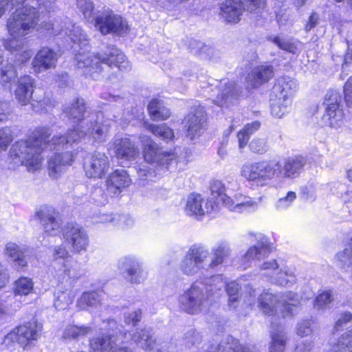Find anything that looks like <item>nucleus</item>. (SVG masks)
<instances>
[{"label": "nucleus", "mask_w": 352, "mask_h": 352, "mask_svg": "<svg viewBox=\"0 0 352 352\" xmlns=\"http://www.w3.org/2000/svg\"><path fill=\"white\" fill-rule=\"evenodd\" d=\"M86 134L87 132L77 126L69 130L67 135L54 136L52 140H50V129L45 127L38 128L32 137L13 144L10 151V155L13 158H18L22 164L29 168L38 169L43 161L41 153L46 148L59 151L67 147L68 145H72V143L77 142Z\"/></svg>", "instance_id": "nucleus-1"}, {"label": "nucleus", "mask_w": 352, "mask_h": 352, "mask_svg": "<svg viewBox=\"0 0 352 352\" xmlns=\"http://www.w3.org/2000/svg\"><path fill=\"white\" fill-rule=\"evenodd\" d=\"M225 286L221 275L195 283L178 298L179 307L189 314H197L207 309L210 298Z\"/></svg>", "instance_id": "nucleus-2"}, {"label": "nucleus", "mask_w": 352, "mask_h": 352, "mask_svg": "<svg viewBox=\"0 0 352 352\" xmlns=\"http://www.w3.org/2000/svg\"><path fill=\"white\" fill-rule=\"evenodd\" d=\"M38 11L33 6H23L16 8L7 22V28L11 36H24L30 33L38 21V12H50L54 0H35Z\"/></svg>", "instance_id": "nucleus-3"}, {"label": "nucleus", "mask_w": 352, "mask_h": 352, "mask_svg": "<svg viewBox=\"0 0 352 352\" xmlns=\"http://www.w3.org/2000/svg\"><path fill=\"white\" fill-rule=\"evenodd\" d=\"M258 307L265 314L274 318H285L297 312L300 302L299 296L293 292L274 294L263 292L258 297Z\"/></svg>", "instance_id": "nucleus-4"}, {"label": "nucleus", "mask_w": 352, "mask_h": 352, "mask_svg": "<svg viewBox=\"0 0 352 352\" xmlns=\"http://www.w3.org/2000/svg\"><path fill=\"white\" fill-rule=\"evenodd\" d=\"M270 252V247L267 241H262L249 248L243 258L248 266H251L254 263L258 267L269 282L280 269L275 259L265 261Z\"/></svg>", "instance_id": "nucleus-5"}, {"label": "nucleus", "mask_w": 352, "mask_h": 352, "mask_svg": "<svg viewBox=\"0 0 352 352\" xmlns=\"http://www.w3.org/2000/svg\"><path fill=\"white\" fill-rule=\"evenodd\" d=\"M282 165L273 161H261L246 163L241 170L242 177L249 181L263 182L275 177H280Z\"/></svg>", "instance_id": "nucleus-6"}, {"label": "nucleus", "mask_w": 352, "mask_h": 352, "mask_svg": "<svg viewBox=\"0 0 352 352\" xmlns=\"http://www.w3.org/2000/svg\"><path fill=\"white\" fill-rule=\"evenodd\" d=\"M209 250L204 245L194 244L186 252L180 264L181 271L186 275L193 276L207 268Z\"/></svg>", "instance_id": "nucleus-7"}, {"label": "nucleus", "mask_w": 352, "mask_h": 352, "mask_svg": "<svg viewBox=\"0 0 352 352\" xmlns=\"http://www.w3.org/2000/svg\"><path fill=\"white\" fill-rule=\"evenodd\" d=\"M125 339L130 338L138 346L149 352H176L175 346L170 342L157 341L151 329H137L135 332H125Z\"/></svg>", "instance_id": "nucleus-8"}, {"label": "nucleus", "mask_w": 352, "mask_h": 352, "mask_svg": "<svg viewBox=\"0 0 352 352\" xmlns=\"http://www.w3.org/2000/svg\"><path fill=\"white\" fill-rule=\"evenodd\" d=\"M76 67L81 73L92 78L102 72V65L110 66V59L108 55L101 56L90 52L87 49L80 51L76 55Z\"/></svg>", "instance_id": "nucleus-9"}, {"label": "nucleus", "mask_w": 352, "mask_h": 352, "mask_svg": "<svg viewBox=\"0 0 352 352\" xmlns=\"http://www.w3.org/2000/svg\"><path fill=\"white\" fill-rule=\"evenodd\" d=\"M340 96L336 91H329L324 97L323 105L325 108L322 122L325 126L338 129L344 124V112L340 105Z\"/></svg>", "instance_id": "nucleus-10"}, {"label": "nucleus", "mask_w": 352, "mask_h": 352, "mask_svg": "<svg viewBox=\"0 0 352 352\" xmlns=\"http://www.w3.org/2000/svg\"><path fill=\"white\" fill-rule=\"evenodd\" d=\"M41 329V324L38 323L33 318L28 324L21 325L8 333L4 337L3 343L8 346L16 342L25 348L30 342L37 340Z\"/></svg>", "instance_id": "nucleus-11"}, {"label": "nucleus", "mask_w": 352, "mask_h": 352, "mask_svg": "<svg viewBox=\"0 0 352 352\" xmlns=\"http://www.w3.org/2000/svg\"><path fill=\"white\" fill-rule=\"evenodd\" d=\"M118 267L123 277L131 284H141L147 278L142 263L135 256L121 258L118 263Z\"/></svg>", "instance_id": "nucleus-12"}, {"label": "nucleus", "mask_w": 352, "mask_h": 352, "mask_svg": "<svg viewBox=\"0 0 352 352\" xmlns=\"http://www.w3.org/2000/svg\"><path fill=\"white\" fill-rule=\"evenodd\" d=\"M143 156L146 162L163 166L166 169H168L170 164L176 162V155L174 153L163 151L149 138L146 140L144 144Z\"/></svg>", "instance_id": "nucleus-13"}, {"label": "nucleus", "mask_w": 352, "mask_h": 352, "mask_svg": "<svg viewBox=\"0 0 352 352\" xmlns=\"http://www.w3.org/2000/svg\"><path fill=\"white\" fill-rule=\"evenodd\" d=\"M76 6L87 21L94 23V26L106 35L110 33V14L98 15L91 0H77Z\"/></svg>", "instance_id": "nucleus-14"}, {"label": "nucleus", "mask_w": 352, "mask_h": 352, "mask_svg": "<svg viewBox=\"0 0 352 352\" xmlns=\"http://www.w3.org/2000/svg\"><path fill=\"white\" fill-rule=\"evenodd\" d=\"M213 85L214 88H212L211 91L214 94L217 93V95L212 96L211 99L217 106L228 107L236 100L239 93L234 82H230L228 79L215 80L212 86Z\"/></svg>", "instance_id": "nucleus-15"}, {"label": "nucleus", "mask_w": 352, "mask_h": 352, "mask_svg": "<svg viewBox=\"0 0 352 352\" xmlns=\"http://www.w3.org/2000/svg\"><path fill=\"white\" fill-rule=\"evenodd\" d=\"M63 236L71 245L73 252H80L87 250L89 237L84 228L78 224H67L63 230Z\"/></svg>", "instance_id": "nucleus-16"}, {"label": "nucleus", "mask_w": 352, "mask_h": 352, "mask_svg": "<svg viewBox=\"0 0 352 352\" xmlns=\"http://www.w3.org/2000/svg\"><path fill=\"white\" fill-rule=\"evenodd\" d=\"M183 123L186 129L188 138L193 140L199 137L206 127V115L204 107H199L193 112L188 113Z\"/></svg>", "instance_id": "nucleus-17"}, {"label": "nucleus", "mask_w": 352, "mask_h": 352, "mask_svg": "<svg viewBox=\"0 0 352 352\" xmlns=\"http://www.w3.org/2000/svg\"><path fill=\"white\" fill-rule=\"evenodd\" d=\"M214 204L211 200L204 199L199 194L188 196L185 211L188 215L195 216L197 219L210 213L214 210Z\"/></svg>", "instance_id": "nucleus-18"}, {"label": "nucleus", "mask_w": 352, "mask_h": 352, "mask_svg": "<svg viewBox=\"0 0 352 352\" xmlns=\"http://www.w3.org/2000/svg\"><path fill=\"white\" fill-rule=\"evenodd\" d=\"M43 230L50 235H54L58 231L61 221L58 212L52 206H45L36 212Z\"/></svg>", "instance_id": "nucleus-19"}, {"label": "nucleus", "mask_w": 352, "mask_h": 352, "mask_svg": "<svg viewBox=\"0 0 352 352\" xmlns=\"http://www.w3.org/2000/svg\"><path fill=\"white\" fill-rule=\"evenodd\" d=\"M296 80L289 76L278 78L273 87L272 97L286 100V103H292V97L297 91Z\"/></svg>", "instance_id": "nucleus-20"}, {"label": "nucleus", "mask_w": 352, "mask_h": 352, "mask_svg": "<svg viewBox=\"0 0 352 352\" xmlns=\"http://www.w3.org/2000/svg\"><path fill=\"white\" fill-rule=\"evenodd\" d=\"M84 168L88 177L101 178L109 169L108 157L104 153H96L85 163Z\"/></svg>", "instance_id": "nucleus-21"}, {"label": "nucleus", "mask_w": 352, "mask_h": 352, "mask_svg": "<svg viewBox=\"0 0 352 352\" xmlns=\"http://www.w3.org/2000/svg\"><path fill=\"white\" fill-rule=\"evenodd\" d=\"M58 58V55L54 50L47 47H42L32 63L34 72L40 73L54 68Z\"/></svg>", "instance_id": "nucleus-22"}, {"label": "nucleus", "mask_w": 352, "mask_h": 352, "mask_svg": "<svg viewBox=\"0 0 352 352\" xmlns=\"http://www.w3.org/2000/svg\"><path fill=\"white\" fill-rule=\"evenodd\" d=\"M74 155L70 151L54 153L48 161V171L51 177L57 178L67 166L72 164Z\"/></svg>", "instance_id": "nucleus-23"}, {"label": "nucleus", "mask_w": 352, "mask_h": 352, "mask_svg": "<svg viewBox=\"0 0 352 352\" xmlns=\"http://www.w3.org/2000/svg\"><path fill=\"white\" fill-rule=\"evenodd\" d=\"M220 14L226 23H236L245 10L240 0H226L221 6Z\"/></svg>", "instance_id": "nucleus-24"}, {"label": "nucleus", "mask_w": 352, "mask_h": 352, "mask_svg": "<svg viewBox=\"0 0 352 352\" xmlns=\"http://www.w3.org/2000/svg\"><path fill=\"white\" fill-rule=\"evenodd\" d=\"M231 249L230 244L226 241H220L216 243L211 248V258L207 262V268L214 270L222 265L230 256Z\"/></svg>", "instance_id": "nucleus-25"}, {"label": "nucleus", "mask_w": 352, "mask_h": 352, "mask_svg": "<svg viewBox=\"0 0 352 352\" xmlns=\"http://www.w3.org/2000/svg\"><path fill=\"white\" fill-rule=\"evenodd\" d=\"M34 79L30 76L20 78L14 90V96L18 102L24 106L30 103L33 95Z\"/></svg>", "instance_id": "nucleus-26"}, {"label": "nucleus", "mask_w": 352, "mask_h": 352, "mask_svg": "<svg viewBox=\"0 0 352 352\" xmlns=\"http://www.w3.org/2000/svg\"><path fill=\"white\" fill-rule=\"evenodd\" d=\"M56 26L55 23L52 24L53 34H64L68 36L73 43H78L80 46H84L85 47L88 46L89 39L87 36L80 26L70 23L68 26L65 28H62L60 30H58Z\"/></svg>", "instance_id": "nucleus-27"}, {"label": "nucleus", "mask_w": 352, "mask_h": 352, "mask_svg": "<svg viewBox=\"0 0 352 352\" xmlns=\"http://www.w3.org/2000/svg\"><path fill=\"white\" fill-rule=\"evenodd\" d=\"M274 76L272 65H260L254 68L246 78L248 88H255L269 81Z\"/></svg>", "instance_id": "nucleus-28"}, {"label": "nucleus", "mask_w": 352, "mask_h": 352, "mask_svg": "<svg viewBox=\"0 0 352 352\" xmlns=\"http://www.w3.org/2000/svg\"><path fill=\"white\" fill-rule=\"evenodd\" d=\"M208 352H258L254 347L244 346L232 336H227L217 347L211 346Z\"/></svg>", "instance_id": "nucleus-29"}, {"label": "nucleus", "mask_w": 352, "mask_h": 352, "mask_svg": "<svg viewBox=\"0 0 352 352\" xmlns=\"http://www.w3.org/2000/svg\"><path fill=\"white\" fill-rule=\"evenodd\" d=\"M284 328L280 324L272 321L271 338L270 352H283L287 342V337Z\"/></svg>", "instance_id": "nucleus-30"}, {"label": "nucleus", "mask_w": 352, "mask_h": 352, "mask_svg": "<svg viewBox=\"0 0 352 352\" xmlns=\"http://www.w3.org/2000/svg\"><path fill=\"white\" fill-rule=\"evenodd\" d=\"M116 154L118 159L132 160L139 155V150L129 138H122L116 146Z\"/></svg>", "instance_id": "nucleus-31"}, {"label": "nucleus", "mask_w": 352, "mask_h": 352, "mask_svg": "<svg viewBox=\"0 0 352 352\" xmlns=\"http://www.w3.org/2000/svg\"><path fill=\"white\" fill-rule=\"evenodd\" d=\"M305 165V160L301 156L287 158L283 168V177L287 178L298 177Z\"/></svg>", "instance_id": "nucleus-32"}, {"label": "nucleus", "mask_w": 352, "mask_h": 352, "mask_svg": "<svg viewBox=\"0 0 352 352\" xmlns=\"http://www.w3.org/2000/svg\"><path fill=\"white\" fill-rule=\"evenodd\" d=\"M91 331L92 328L88 326L67 325L63 331L62 338L65 342L77 341Z\"/></svg>", "instance_id": "nucleus-33"}, {"label": "nucleus", "mask_w": 352, "mask_h": 352, "mask_svg": "<svg viewBox=\"0 0 352 352\" xmlns=\"http://www.w3.org/2000/svg\"><path fill=\"white\" fill-rule=\"evenodd\" d=\"M148 110L153 120H164L170 116L169 109L160 99H153L148 105Z\"/></svg>", "instance_id": "nucleus-34"}, {"label": "nucleus", "mask_w": 352, "mask_h": 352, "mask_svg": "<svg viewBox=\"0 0 352 352\" xmlns=\"http://www.w3.org/2000/svg\"><path fill=\"white\" fill-rule=\"evenodd\" d=\"M269 40L276 45L280 49L294 54L299 53L302 46V43L300 41L292 38L276 36L270 37Z\"/></svg>", "instance_id": "nucleus-35"}, {"label": "nucleus", "mask_w": 352, "mask_h": 352, "mask_svg": "<svg viewBox=\"0 0 352 352\" xmlns=\"http://www.w3.org/2000/svg\"><path fill=\"white\" fill-rule=\"evenodd\" d=\"M235 212H243L256 210L258 208V203L261 201L262 197H260L255 200L250 197H246L243 195H237L235 196Z\"/></svg>", "instance_id": "nucleus-36"}, {"label": "nucleus", "mask_w": 352, "mask_h": 352, "mask_svg": "<svg viewBox=\"0 0 352 352\" xmlns=\"http://www.w3.org/2000/svg\"><path fill=\"white\" fill-rule=\"evenodd\" d=\"M131 179L123 169H118L111 173V193L118 195L121 192V188L129 186Z\"/></svg>", "instance_id": "nucleus-37"}, {"label": "nucleus", "mask_w": 352, "mask_h": 352, "mask_svg": "<svg viewBox=\"0 0 352 352\" xmlns=\"http://www.w3.org/2000/svg\"><path fill=\"white\" fill-rule=\"evenodd\" d=\"M327 352H352V330L342 333L338 341L331 345Z\"/></svg>", "instance_id": "nucleus-38"}, {"label": "nucleus", "mask_w": 352, "mask_h": 352, "mask_svg": "<svg viewBox=\"0 0 352 352\" xmlns=\"http://www.w3.org/2000/svg\"><path fill=\"white\" fill-rule=\"evenodd\" d=\"M30 102L34 111L42 113L46 111V107L50 104V99L45 97V93L43 89H37L33 90Z\"/></svg>", "instance_id": "nucleus-39"}, {"label": "nucleus", "mask_w": 352, "mask_h": 352, "mask_svg": "<svg viewBox=\"0 0 352 352\" xmlns=\"http://www.w3.org/2000/svg\"><path fill=\"white\" fill-rule=\"evenodd\" d=\"M86 109L84 99L78 98L71 106L65 108V112L69 118L79 122L84 118Z\"/></svg>", "instance_id": "nucleus-40"}, {"label": "nucleus", "mask_w": 352, "mask_h": 352, "mask_svg": "<svg viewBox=\"0 0 352 352\" xmlns=\"http://www.w3.org/2000/svg\"><path fill=\"white\" fill-rule=\"evenodd\" d=\"M5 253L16 263V265H18L16 267L18 270H22L27 265L23 252L19 250L16 243H8L6 246Z\"/></svg>", "instance_id": "nucleus-41"}, {"label": "nucleus", "mask_w": 352, "mask_h": 352, "mask_svg": "<svg viewBox=\"0 0 352 352\" xmlns=\"http://www.w3.org/2000/svg\"><path fill=\"white\" fill-rule=\"evenodd\" d=\"M270 282L280 286L289 287L296 282V277L292 270L280 269L279 272Z\"/></svg>", "instance_id": "nucleus-42"}, {"label": "nucleus", "mask_w": 352, "mask_h": 352, "mask_svg": "<svg viewBox=\"0 0 352 352\" xmlns=\"http://www.w3.org/2000/svg\"><path fill=\"white\" fill-rule=\"evenodd\" d=\"M17 77L16 69L13 64L8 60H3L0 63V82L6 85L14 81Z\"/></svg>", "instance_id": "nucleus-43"}, {"label": "nucleus", "mask_w": 352, "mask_h": 352, "mask_svg": "<svg viewBox=\"0 0 352 352\" xmlns=\"http://www.w3.org/2000/svg\"><path fill=\"white\" fill-rule=\"evenodd\" d=\"M260 126L261 124L259 122L254 121L252 123L247 124L244 128L238 133L239 148L241 151L247 145L250 135L256 131L260 128Z\"/></svg>", "instance_id": "nucleus-44"}, {"label": "nucleus", "mask_w": 352, "mask_h": 352, "mask_svg": "<svg viewBox=\"0 0 352 352\" xmlns=\"http://www.w3.org/2000/svg\"><path fill=\"white\" fill-rule=\"evenodd\" d=\"M147 129L156 137L168 142L174 138L173 130L166 124H148Z\"/></svg>", "instance_id": "nucleus-45"}, {"label": "nucleus", "mask_w": 352, "mask_h": 352, "mask_svg": "<svg viewBox=\"0 0 352 352\" xmlns=\"http://www.w3.org/2000/svg\"><path fill=\"white\" fill-rule=\"evenodd\" d=\"M113 65L121 71H127L130 69L129 62L126 59L124 54L118 48L111 46V67Z\"/></svg>", "instance_id": "nucleus-46"}, {"label": "nucleus", "mask_w": 352, "mask_h": 352, "mask_svg": "<svg viewBox=\"0 0 352 352\" xmlns=\"http://www.w3.org/2000/svg\"><path fill=\"white\" fill-rule=\"evenodd\" d=\"M92 352H110V336H100L90 340Z\"/></svg>", "instance_id": "nucleus-47"}, {"label": "nucleus", "mask_w": 352, "mask_h": 352, "mask_svg": "<svg viewBox=\"0 0 352 352\" xmlns=\"http://www.w3.org/2000/svg\"><path fill=\"white\" fill-rule=\"evenodd\" d=\"M294 14L292 10L280 9L276 13V21L279 28L283 30L290 28L294 22Z\"/></svg>", "instance_id": "nucleus-48"}, {"label": "nucleus", "mask_w": 352, "mask_h": 352, "mask_svg": "<svg viewBox=\"0 0 352 352\" xmlns=\"http://www.w3.org/2000/svg\"><path fill=\"white\" fill-rule=\"evenodd\" d=\"M271 100V112L274 117L280 118L288 112L292 103H286V100L274 97Z\"/></svg>", "instance_id": "nucleus-49"}, {"label": "nucleus", "mask_w": 352, "mask_h": 352, "mask_svg": "<svg viewBox=\"0 0 352 352\" xmlns=\"http://www.w3.org/2000/svg\"><path fill=\"white\" fill-rule=\"evenodd\" d=\"M129 32L127 22L118 15L111 16V34L123 36Z\"/></svg>", "instance_id": "nucleus-50"}, {"label": "nucleus", "mask_w": 352, "mask_h": 352, "mask_svg": "<svg viewBox=\"0 0 352 352\" xmlns=\"http://www.w3.org/2000/svg\"><path fill=\"white\" fill-rule=\"evenodd\" d=\"M33 282L32 279L21 277L15 282V294L19 295H28L33 290Z\"/></svg>", "instance_id": "nucleus-51"}, {"label": "nucleus", "mask_w": 352, "mask_h": 352, "mask_svg": "<svg viewBox=\"0 0 352 352\" xmlns=\"http://www.w3.org/2000/svg\"><path fill=\"white\" fill-rule=\"evenodd\" d=\"M333 301L331 293L325 292L319 294L314 300V307L318 311H324L331 307Z\"/></svg>", "instance_id": "nucleus-52"}, {"label": "nucleus", "mask_w": 352, "mask_h": 352, "mask_svg": "<svg viewBox=\"0 0 352 352\" xmlns=\"http://www.w3.org/2000/svg\"><path fill=\"white\" fill-rule=\"evenodd\" d=\"M226 290L229 296L228 305L235 308L239 299V285L236 281H231L226 285Z\"/></svg>", "instance_id": "nucleus-53"}, {"label": "nucleus", "mask_w": 352, "mask_h": 352, "mask_svg": "<svg viewBox=\"0 0 352 352\" xmlns=\"http://www.w3.org/2000/svg\"><path fill=\"white\" fill-rule=\"evenodd\" d=\"M72 298L67 292L58 291L54 294V307L59 310L65 309L72 303Z\"/></svg>", "instance_id": "nucleus-54"}, {"label": "nucleus", "mask_w": 352, "mask_h": 352, "mask_svg": "<svg viewBox=\"0 0 352 352\" xmlns=\"http://www.w3.org/2000/svg\"><path fill=\"white\" fill-rule=\"evenodd\" d=\"M296 199V194L293 191H289L286 196L279 198L276 204L275 208L278 210H284L290 207Z\"/></svg>", "instance_id": "nucleus-55"}, {"label": "nucleus", "mask_w": 352, "mask_h": 352, "mask_svg": "<svg viewBox=\"0 0 352 352\" xmlns=\"http://www.w3.org/2000/svg\"><path fill=\"white\" fill-rule=\"evenodd\" d=\"M250 150L258 154H263L267 151L268 144L264 138H254L250 143Z\"/></svg>", "instance_id": "nucleus-56"}, {"label": "nucleus", "mask_w": 352, "mask_h": 352, "mask_svg": "<svg viewBox=\"0 0 352 352\" xmlns=\"http://www.w3.org/2000/svg\"><path fill=\"white\" fill-rule=\"evenodd\" d=\"M99 295L96 292H85L81 296L80 302L83 305L95 306L100 303Z\"/></svg>", "instance_id": "nucleus-57"}, {"label": "nucleus", "mask_w": 352, "mask_h": 352, "mask_svg": "<svg viewBox=\"0 0 352 352\" xmlns=\"http://www.w3.org/2000/svg\"><path fill=\"white\" fill-rule=\"evenodd\" d=\"M12 38L7 41L5 43V47L12 52H21L24 48V39L23 36H12Z\"/></svg>", "instance_id": "nucleus-58"}, {"label": "nucleus", "mask_w": 352, "mask_h": 352, "mask_svg": "<svg viewBox=\"0 0 352 352\" xmlns=\"http://www.w3.org/2000/svg\"><path fill=\"white\" fill-rule=\"evenodd\" d=\"M26 0H0V17L5 11H11L14 8H22Z\"/></svg>", "instance_id": "nucleus-59"}, {"label": "nucleus", "mask_w": 352, "mask_h": 352, "mask_svg": "<svg viewBox=\"0 0 352 352\" xmlns=\"http://www.w3.org/2000/svg\"><path fill=\"white\" fill-rule=\"evenodd\" d=\"M12 134L10 129L8 127L0 129V151L6 150L12 141Z\"/></svg>", "instance_id": "nucleus-60"}, {"label": "nucleus", "mask_w": 352, "mask_h": 352, "mask_svg": "<svg viewBox=\"0 0 352 352\" xmlns=\"http://www.w3.org/2000/svg\"><path fill=\"white\" fill-rule=\"evenodd\" d=\"M265 0H247L245 7L247 11L250 13L258 14L265 7Z\"/></svg>", "instance_id": "nucleus-61"}, {"label": "nucleus", "mask_w": 352, "mask_h": 352, "mask_svg": "<svg viewBox=\"0 0 352 352\" xmlns=\"http://www.w3.org/2000/svg\"><path fill=\"white\" fill-rule=\"evenodd\" d=\"M142 319V311L140 309H136L131 312L124 313V321L127 324L135 325Z\"/></svg>", "instance_id": "nucleus-62"}, {"label": "nucleus", "mask_w": 352, "mask_h": 352, "mask_svg": "<svg viewBox=\"0 0 352 352\" xmlns=\"http://www.w3.org/2000/svg\"><path fill=\"white\" fill-rule=\"evenodd\" d=\"M311 332V320H304L298 323L297 327L298 335L303 337L309 335Z\"/></svg>", "instance_id": "nucleus-63"}, {"label": "nucleus", "mask_w": 352, "mask_h": 352, "mask_svg": "<svg viewBox=\"0 0 352 352\" xmlns=\"http://www.w3.org/2000/svg\"><path fill=\"white\" fill-rule=\"evenodd\" d=\"M344 93L346 103L348 106L352 107V76L344 85Z\"/></svg>", "instance_id": "nucleus-64"}]
</instances>
